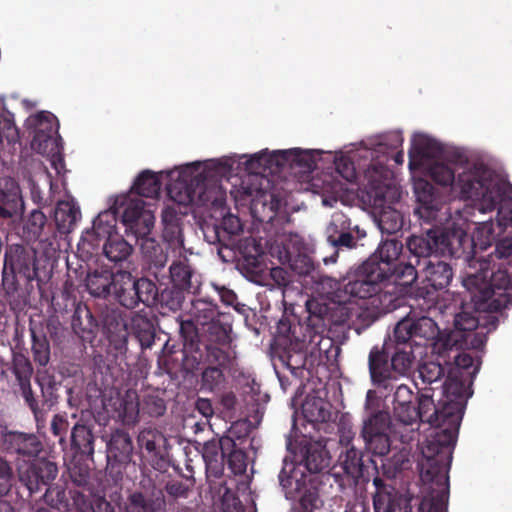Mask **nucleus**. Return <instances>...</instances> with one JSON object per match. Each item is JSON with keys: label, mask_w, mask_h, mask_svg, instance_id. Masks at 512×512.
<instances>
[{"label": "nucleus", "mask_w": 512, "mask_h": 512, "mask_svg": "<svg viewBox=\"0 0 512 512\" xmlns=\"http://www.w3.org/2000/svg\"><path fill=\"white\" fill-rule=\"evenodd\" d=\"M107 449L109 454L118 461L129 459L133 449L130 436L122 430H116L111 435Z\"/></svg>", "instance_id": "35"}, {"label": "nucleus", "mask_w": 512, "mask_h": 512, "mask_svg": "<svg viewBox=\"0 0 512 512\" xmlns=\"http://www.w3.org/2000/svg\"><path fill=\"white\" fill-rule=\"evenodd\" d=\"M452 276L453 273L449 264L442 261H423V268L420 271V277L423 282H426L427 286L432 289L441 290L446 288L449 285Z\"/></svg>", "instance_id": "26"}, {"label": "nucleus", "mask_w": 512, "mask_h": 512, "mask_svg": "<svg viewBox=\"0 0 512 512\" xmlns=\"http://www.w3.org/2000/svg\"><path fill=\"white\" fill-rule=\"evenodd\" d=\"M114 206L117 210L123 208L122 223L126 232L135 237L150 235L154 223V212L144 200L132 193L117 195L114 197Z\"/></svg>", "instance_id": "9"}, {"label": "nucleus", "mask_w": 512, "mask_h": 512, "mask_svg": "<svg viewBox=\"0 0 512 512\" xmlns=\"http://www.w3.org/2000/svg\"><path fill=\"white\" fill-rule=\"evenodd\" d=\"M108 333L110 340L119 344H125L127 341L128 333L126 324L120 320L116 322V332L114 333L110 327H108Z\"/></svg>", "instance_id": "62"}, {"label": "nucleus", "mask_w": 512, "mask_h": 512, "mask_svg": "<svg viewBox=\"0 0 512 512\" xmlns=\"http://www.w3.org/2000/svg\"><path fill=\"white\" fill-rule=\"evenodd\" d=\"M496 233L493 228L492 222H482L476 225L473 234L471 235V242L474 248L485 250L495 240Z\"/></svg>", "instance_id": "39"}, {"label": "nucleus", "mask_w": 512, "mask_h": 512, "mask_svg": "<svg viewBox=\"0 0 512 512\" xmlns=\"http://www.w3.org/2000/svg\"><path fill=\"white\" fill-rule=\"evenodd\" d=\"M162 223L164 225L163 237L173 250L183 248V237L178 223V212L174 207L166 206L162 212Z\"/></svg>", "instance_id": "29"}, {"label": "nucleus", "mask_w": 512, "mask_h": 512, "mask_svg": "<svg viewBox=\"0 0 512 512\" xmlns=\"http://www.w3.org/2000/svg\"><path fill=\"white\" fill-rule=\"evenodd\" d=\"M367 202L372 206L375 221L382 233L392 234L402 227L401 213L394 207L400 190L392 181V172L382 164L368 168Z\"/></svg>", "instance_id": "3"}, {"label": "nucleus", "mask_w": 512, "mask_h": 512, "mask_svg": "<svg viewBox=\"0 0 512 512\" xmlns=\"http://www.w3.org/2000/svg\"><path fill=\"white\" fill-rule=\"evenodd\" d=\"M222 227L230 235H236L242 230L240 219L232 214L223 218Z\"/></svg>", "instance_id": "61"}, {"label": "nucleus", "mask_w": 512, "mask_h": 512, "mask_svg": "<svg viewBox=\"0 0 512 512\" xmlns=\"http://www.w3.org/2000/svg\"><path fill=\"white\" fill-rule=\"evenodd\" d=\"M114 274L108 270H95L86 277V287L95 297H107L111 293Z\"/></svg>", "instance_id": "31"}, {"label": "nucleus", "mask_w": 512, "mask_h": 512, "mask_svg": "<svg viewBox=\"0 0 512 512\" xmlns=\"http://www.w3.org/2000/svg\"><path fill=\"white\" fill-rule=\"evenodd\" d=\"M135 284V293H137L138 303H148L154 300L156 296V287L152 281L146 278H141L138 280L134 279Z\"/></svg>", "instance_id": "48"}, {"label": "nucleus", "mask_w": 512, "mask_h": 512, "mask_svg": "<svg viewBox=\"0 0 512 512\" xmlns=\"http://www.w3.org/2000/svg\"><path fill=\"white\" fill-rule=\"evenodd\" d=\"M388 277V271L374 263H364L358 270L356 278L344 285L343 302L352 303L354 299H366L378 291L379 284Z\"/></svg>", "instance_id": "13"}, {"label": "nucleus", "mask_w": 512, "mask_h": 512, "mask_svg": "<svg viewBox=\"0 0 512 512\" xmlns=\"http://www.w3.org/2000/svg\"><path fill=\"white\" fill-rule=\"evenodd\" d=\"M38 182H42L45 186H48L51 194H53L54 184L52 182L51 174L47 170H44L37 176V179L29 180L31 197L33 201L39 205H45L48 203V200L44 198Z\"/></svg>", "instance_id": "44"}, {"label": "nucleus", "mask_w": 512, "mask_h": 512, "mask_svg": "<svg viewBox=\"0 0 512 512\" xmlns=\"http://www.w3.org/2000/svg\"><path fill=\"white\" fill-rule=\"evenodd\" d=\"M422 172L443 186H452L464 200L471 201L479 212L493 208L503 181L482 159H465L462 155L447 161L441 157L429 163Z\"/></svg>", "instance_id": "2"}, {"label": "nucleus", "mask_w": 512, "mask_h": 512, "mask_svg": "<svg viewBox=\"0 0 512 512\" xmlns=\"http://www.w3.org/2000/svg\"><path fill=\"white\" fill-rule=\"evenodd\" d=\"M306 471L303 463L298 461L297 454L292 460L285 458L279 480L286 498H295L309 484L310 478Z\"/></svg>", "instance_id": "17"}, {"label": "nucleus", "mask_w": 512, "mask_h": 512, "mask_svg": "<svg viewBox=\"0 0 512 512\" xmlns=\"http://www.w3.org/2000/svg\"><path fill=\"white\" fill-rule=\"evenodd\" d=\"M497 176L503 181V187L501 188L499 196L495 199L493 208L485 213L491 212L496 206H499L497 213L498 226L512 228V196L507 195V182L500 175L497 174Z\"/></svg>", "instance_id": "33"}, {"label": "nucleus", "mask_w": 512, "mask_h": 512, "mask_svg": "<svg viewBox=\"0 0 512 512\" xmlns=\"http://www.w3.org/2000/svg\"><path fill=\"white\" fill-rule=\"evenodd\" d=\"M29 222L31 224V231L33 234H38L45 225L46 216L39 210L32 211Z\"/></svg>", "instance_id": "63"}, {"label": "nucleus", "mask_w": 512, "mask_h": 512, "mask_svg": "<svg viewBox=\"0 0 512 512\" xmlns=\"http://www.w3.org/2000/svg\"><path fill=\"white\" fill-rule=\"evenodd\" d=\"M11 487V471L8 464L0 458V497L4 496Z\"/></svg>", "instance_id": "59"}, {"label": "nucleus", "mask_w": 512, "mask_h": 512, "mask_svg": "<svg viewBox=\"0 0 512 512\" xmlns=\"http://www.w3.org/2000/svg\"><path fill=\"white\" fill-rule=\"evenodd\" d=\"M324 389L306 395L302 403L303 417L310 423H326L332 417V406L326 399Z\"/></svg>", "instance_id": "23"}, {"label": "nucleus", "mask_w": 512, "mask_h": 512, "mask_svg": "<svg viewBox=\"0 0 512 512\" xmlns=\"http://www.w3.org/2000/svg\"><path fill=\"white\" fill-rule=\"evenodd\" d=\"M498 258H508L512 255V237L501 240L495 249Z\"/></svg>", "instance_id": "64"}, {"label": "nucleus", "mask_w": 512, "mask_h": 512, "mask_svg": "<svg viewBox=\"0 0 512 512\" xmlns=\"http://www.w3.org/2000/svg\"><path fill=\"white\" fill-rule=\"evenodd\" d=\"M463 286L470 292L477 309L498 310L512 301V283L506 270L494 272L487 282L483 274L469 275Z\"/></svg>", "instance_id": "7"}, {"label": "nucleus", "mask_w": 512, "mask_h": 512, "mask_svg": "<svg viewBox=\"0 0 512 512\" xmlns=\"http://www.w3.org/2000/svg\"><path fill=\"white\" fill-rule=\"evenodd\" d=\"M23 209L24 203L16 181L10 177L0 178V216L19 217Z\"/></svg>", "instance_id": "21"}, {"label": "nucleus", "mask_w": 512, "mask_h": 512, "mask_svg": "<svg viewBox=\"0 0 512 512\" xmlns=\"http://www.w3.org/2000/svg\"><path fill=\"white\" fill-rule=\"evenodd\" d=\"M368 428L367 437H363L366 447L375 455L384 456L390 449V434H372Z\"/></svg>", "instance_id": "43"}, {"label": "nucleus", "mask_w": 512, "mask_h": 512, "mask_svg": "<svg viewBox=\"0 0 512 512\" xmlns=\"http://www.w3.org/2000/svg\"><path fill=\"white\" fill-rule=\"evenodd\" d=\"M13 365L14 373L18 379V382L30 380L32 375V367L29 360L25 356L21 354L14 355Z\"/></svg>", "instance_id": "54"}, {"label": "nucleus", "mask_w": 512, "mask_h": 512, "mask_svg": "<svg viewBox=\"0 0 512 512\" xmlns=\"http://www.w3.org/2000/svg\"><path fill=\"white\" fill-rule=\"evenodd\" d=\"M298 461L303 463L305 469L310 473H317L328 467L329 456L325 447L320 442H311L303 439L300 442Z\"/></svg>", "instance_id": "24"}, {"label": "nucleus", "mask_w": 512, "mask_h": 512, "mask_svg": "<svg viewBox=\"0 0 512 512\" xmlns=\"http://www.w3.org/2000/svg\"><path fill=\"white\" fill-rule=\"evenodd\" d=\"M18 451L26 455H36L40 451V443L33 435H18L16 437Z\"/></svg>", "instance_id": "52"}, {"label": "nucleus", "mask_w": 512, "mask_h": 512, "mask_svg": "<svg viewBox=\"0 0 512 512\" xmlns=\"http://www.w3.org/2000/svg\"><path fill=\"white\" fill-rule=\"evenodd\" d=\"M223 383V374L219 368L210 367L202 373V389L214 391Z\"/></svg>", "instance_id": "51"}, {"label": "nucleus", "mask_w": 512, "mask_h": 512, "mask_svg": "<svg viewBox=\"0 0 512 512\" xmlns=\"http://www.w3.org/2000/svg\"><path fill=\"white\" fill-rule=\"evenodd\" d=\"M290 500L299 501L302 507L307 511H312L315 508H318L321 504V501L316 493V491L309 486L306 485L305 489L300 492L295 498H289Z\"/></svg>", "instance_id": "50"}, {"label": "nucleus", "mask_w": 512, "mask_h": 512, "mask_svg": "<svg viewBox=\"0 0 512 512\" xmlns=\"http://www.w3.org/2000/svg\"><path fill=\"white\" fill-rule=\"evenodd\" d=\"M422 353V345L413 348L410 342H399L389 338L383 345V353L372 349L369 355V369L374 382L408 376L417 355Z\"/></svg>", "instance_id": "5"}, {"label": "nucleus", "mask_w": 512, "mask_h": 512, "mask_svg": "<svg viewBox=\"0 0 512 512\" xmlns=\"http://www.w3.org/2000/svg\"><path fill=\"white\" fill-rule=\"evenodd\" d=\"M281 169V150L263 149L253 154H245V172L251 174L264 171L276 173Z\"/></svg>", "instance_id": "25"}, {"label": "nucleus", "mask_w": 512, "mask_h": 512, "mask_svg": "<svg viewBox=\"0 0 512 512\" xmlns=\"http://www.w3.org/2000/svg\"><path fill=\"white\" fill-rule=\"evenodd\" d=\"M136 238L141 240V250L152 262L159 265L164 264L166 258L163 256H158L157 251L160 247L156 241L150 237V235Z\"/></svg>", "instance_id": "49"}, {"label": "nucleus", "mask_w": 512, "mask_h": 512, "mask_svg": "<svg viewBox=\"0 0 512 512\" xmlns=\"http://www.w3.org/2000/svg\"><path fill=\"white\" fill-rule=\"evenodd\" d=\"M454 325L457 330L471 331L478 326V320L468 312H462L455 316Z\"/></svg>", "instance_id": "56"}, {"label": "nucleus", "mask_w": 512, "mask_h": 512, "mask_svg": "<svg viewBox=\"0 0 512 512\" xmlns=\"http://www.w3.org/2000/svg\"><path fill=\"white\" fill-rule=\"evenodd\" d=\"M161 502L146 499L141 493H134L129 498L127 512H159Z\"/></svg>", "instance_id": "45"}, {"label": "nucleus", "mask_w": 512, "mask_h": 512, "mask_svg": "<svg viewBox=\"0 0 512 512\" xmlns=\"http://www.w3.org/2000/svg\"><path fill=\"white\" fill-rule=\"evenodd\" d=\"M233 441L229 437L221 438L219 441L207 442L203 447V458L208 465L218 462L224 457L225 447H229Z\"/></svg>", "instance_id": "41"}, {"label": "nucleus", "mask_w": 512, "mask_h": 512, "mask_svg": "<svg viewBox=\"0 0 512 512\" xmlns=\"http://www.w3.org/2000/svg\"><path fill=\"white\" fill-rule=\"evenodd\" d=\"M467 240L466 229L456 226L452 231L433 229L425 235L412 236L408 240L409 250L417 257L453 255Z\"/></svg>", "instance_id": "8"}, {"label": "nucleus", "mask_w": 512, "mask_h": 512, "mask_svg": "<svg viewBox=\"0 0 512 512\" xmlns=\"http://www.w3.org/2000/svg\"><path fill=\"white\" fill-rule=\"evenodd\" d=\"M101 244L104 255L112 262L126 260L133 250L132 246L119 233Z\"/></svg>", "instance_id": "34"}, {"label": "nucleus", "mask_w": 512, "mask_h": 512, "mask_svg": "<svg viewBox=\"0 0 512 512\" xmlns=\"http://www.w3.org/2000/svg\"><path fill=\"white\" fill-rule=\"evenodd\" d=\"M303 242L297 234H282L269 246V254L280 264L289 267L300 275L309 274L313 269L312 261L302 252Z\"/></svg>", "instance_id": "11"}, {"label": "nucleus", "mask_w": 512, "mask_h": 512, "mask_svg": "<svg viewBox=\"0 0 512 512\" xmlns=\"http://www.w3.org/2000/svg\"><path fill=\"white\" fill-rule=\"evenodd\" d=\"M170 275L177 288L182 290L191 288V270L185 261L174 262L170 267Z\"/></svg>", "instance_id": "42"}, {"label": "nucleus", "mask_w": 512, "mask_h": 512, "mask_svg": "<svg viewBox=\"0 0 512 512\" xmlns=\"http://www.w3.org/2000/svg\"><path fill=\"white\" fill-rule=\"evenodd\" d=\"M220 512H243V507L234 494L227 491L222 497Z\"/></svg>", "instance_id": "57"}, {"label": "nucleus", "mask_w": 512, "mask_h": 512, "mask_svg": "<svg viewBox=\"0 0 512 512\" xmlns=\"http://www.w3.org/2000/svg\"><path fill=\"white\" fill-rule=\"evenodd\" d=\"M108 209L101 211L93 220L91 229H86L79 241V247L86 253H92L101 243L118 234L117 206L114 197L108 200Z\"/></svg>", "instance_id": "12"}, {"label": "nucleus", "mask_w": 512, "mask_h": 512, "mask_svg": "<svg viewBox=\"0 0 512 512\" xmlns=\"http://www.w3.org/2000/svg\"><path fill=\"white\" fill-rule=\"evenodd\" d=\"M31 147L34 151L49 160L51 167L58 175H61L65 171V163L62 154L63 148L58 132L33 136Z\"/></svg>", "instance_id": "18"}, {"label": "nucleus", "mask_w": 512, "mask_h": 512, "mask_svg": "<svg viewBox=\"0 0 512 512\" xmlns=\"http://www.w3.org/2000/svg\"><path fill=\"white\" fill-rule=\"evenodd\" d=\"M138 442L149 453L157 454L160 446L165 443V438L159 431L146 429L139 434Z\"/></svg>", "instance_id": "46"}, {"label": "nucleus", "mask_w": 512, "mask_h": 512, "mask_svg": "<svg viewBox=\"0 0 512 512\" xmlns=\"http://www.w3.org/2000/svg\"><path fill=\"white\" fill-rule=\"evenodd\" d=\"M33 355L36 362L45 366L50 359V348L45 338H36L33 336Z\"/></svg>", "instance_id": "53"}, {"label": "nucleus", "mask_w": 512, "mask_h": 512, "mask_svg": "<svg viewBox=\"0 0 512 512\" xmlns=\"http://www.w3.org/2000/svg\"><path fill=\"white\" fill-rule=\"evenodd\" d=\"M18 138L19 133L13 115L6 109L3 99L0 98V145L4 142L14 143Z\"/></svg>", "instance_id": "36"}, {"label": "nucleus", "mask_w": 512, "mask_h": 512, "mask_svg": "<svg viewBox=\"0 0 512 512\" xmlns=\"http://www.w3.org/2000/svg\"><path fill=\"white\" fill-rule=\"evenodd\" d=\"M368 428L372 430V434H390L391 421L389 414L386 412H378L364 421L362 437H367Z\"/></svg>", "instance_id": "40"}, {"label": "nucleus", "mask_w": 512, "mask_h": 512, "mask_svg": "<svg viewBox=\"0 0 512 512\" xmlns=\"http://www.w3.org/2000/svg\"><path fill=\"white\" fill-rule=\"evenodd\" d=\"M185 163L176 165L171 169L154 172L143 170L135 178L132 190L138 195L147 198L159 196L163 180H166L168 198L179 206H188L198 201L197 190L193 179L182 175L181 170Z\"/></svg>", "instance_id": "4"}, {"label": "nucleus", "mask_w": 512, "mask_h": 512, "mask_svg": "<svg viewBox=\"0 0 512 512\" xmlns=\"http://www.w3.org/2000/svg\"><path fill=\"white\" fill-rule=\"evenodd\" d=\"M478 371V364H474L473 357L466 352L455 356V367L450 370L448 377L444 383L442 396H444L447 384L454 383L461 386V390L468 393V399L472 396L470 389L471 378Z\"/></svg>", "instance_id": "22"}, {"label": "nucleus", "mask_w": 512, "mask_h": 512, "mask_svg": "<svg viewBox=\"0 0 512 512\" xmlns=\"http://www.w3.org/2000/svg\"><path fill=\"white\" fill-rule=\"evenodd\" d=\"M402 251V244L396 240L383 241L372 258L366 263H374L391 273L390 265L398 259Z\"/></svg>", "instance_id": "30"}, {"label": "nucleus", "mask_w": 512, "mask_h": 512, "mask_svg": "<svg viewBox=\"0 0 512 512\" xmlns=\"http://www.w3.org/2000/svg\"><path fill=\"white\" fill-rule=\"evenodd\" d=\"M119 416L126 424L135 423L139 414V397L136 391L128 390L121 398Z\"/></svg>", "instance_id": "37"}, {"label": "nucleus", "mask_w": 512, "mask_h": 512, "mask_svg": "<svg viewBox=\"0 0 512 512\" xmlns=\"http://www.w3.org/2000/svg\"><path fill=\"white\" fill-rule=\"evenodd\" d=\"M339 464L346 474L353 478L359 477L362 471V457L355 447L343 449L339 456Z\"/></svg>", "instance_id": "38"}, {"label": "nucleus", "mask_w": 512, "mask_h": 512, "mask_svg": "<svg viewBox=\"0 0 512 512\" xmlns=\"http://www.w3.org/2000/svg\"><path fill=\"white\" fill-rule=\"evenodd\" d=\"M82 218L80 206L71 195L58 200L53 213V220L59 233L69 234Z\"/></svg>", "instance_id": "20"}, {"label": "nucleus", "mask_w": 512, "mask_h": 512, "mask_svg": "<svg viewBox=\"0 0 512 512\" xmlns=\"http://www.w3.org/2000/svg\"><path fill=\"white\" fill-rule=\"evenodd\" d=\"M439 328L430 317H421L416 320L402 319L394 329V337L399 342L413 341L415 347L420 344L419 340L432 341L437 338Z\"/></svg>", "instance_id": "14"}, {"label": "nucleus", "mask_w": 512, "mask_h": 512, "mask_svg": "<svg viewBox=\"0 0 512 512\" xmlns=\"http://www.w3.org/2000/svg\"><path fill=\"white\" fill-rule=\"evenodd\" d=\"M26 127L33 133V136H39V134L58 132L59 123L52 113L41 111L26 119Z\"/></svg>", "instance_id": "32"}, {"label": "nucleus", "mask_w": 512, "mask_h": 512, "mask_svg": "<svg viewBox=\"0 0 512 512\" xmlns=\"http://www.w3.org/2000/svg\"><path fill=\"white\" fill-rule=\"evenodd\" d=\"M245 172V154H229L218 158L185 163L181 173L193 179L199 202L210 199L209 192L220 178Z\"/></svg>", "instance_id": "6"}, {"label": "nucleus", "mask_w": 512, "mask_h": 512, "mask_svg": "<svg viewBox=\"0 0 512 512\" xmlns=\"http://www.w3.org/2000/svg\"><path fill=\"white\" fill-rule=\"evenodd\" d=\"M418 373L424 384H432L441 378L443 368L439 362L427 361L419 365Z\"/></svg>", "instance_id": "47"}, {"label": "nucleus", "mask_w": 512, "mask_h": 512, "mask_svg": "<svg viewBox=\"0 0 512 512\" xmlns=\"http://www.w3.org/2000/svg\"><path fill=\"white\" fill-rule=\"evenodd\" d=\"M441 156L440 144L423 133H415L411 139L409 151V168L411 173L422 171L429 163Z\"/></svg>", "instance_id": "16"}, {"label": "nucleus", "mask_w": 512, "mask_h": 512, "mask_svg": "<svg viewBox=\"0 0 512 512\" xmlns=\"http://www.w3.org/2000/svg\"><path fill=\"white\" fill-rule=\"evenodd\" d=\"M413 392L406 385H399L394 394V406L411 405Z\"/></svg>", "instance_id": "58"}, {"label": "nucleus", "mask_w": 512, "mask_h": 512, "mask_svg": "<svg viewBox=\"0 0 512 512\" xmlns=\"http://www.w3.org/2000/svg\"><path fill=\"white\" fill-rule=\"evenodd\" d=\"M325 158L327 159L326 164L333 163L335 165L337 175L344 179L345 183L341 182L336 177L325 179L321 187L322 204L332 207L338 200L342 203H346L350 192L348 183H351L356 178L355 167L342 152L333 153L328 151L325 154Z\"/></svg>", "instance_id": "10"}, {"label": "nucleus", "mask_w": 512, "mask_h": 512, "mask_svg": "<svg viewBox=\"0 0 512 512\" xmlns=\"http://www.w3.org/2000/svg\"><path fill=\"white\" fill-rule=\"evenodd\" d=\"M468 393L457 383L447 384L438 405L433 394L424 390L418 400V409L411 405L394 406V415L404 427L418 425V421L430 424L428 437L420 445L418 468L423 485L429 495L420 508L426 506L441 510L448 499V471L452 460V447L456 443L459 426L464 414Z\"/></svg>", "instance_id": "1"}, {"label": "nucleus", "mask_w": 512, "mask_h": 512, "mask_svg": "<svg viewBox=\"0 0 512 512\" xmlns=\"http://www.w3.org/2000/svg\"><path fill=\"white\" fill-rule=\"evenodd\" d=\"M420 173L422 171L419 170H415V175L411 173L414 193L419 204L416 212L421 218L429 220L434 217V213L439 209L441 201L432 184L418 176Z\"/></svg>", "instance_id": "19"}, {"label": "nucleus", "mask_w": 512, "mask_h": 512, "mask_svg": "<svg viewBox=\"0 0 512 512\" xmlns=\"http://www.w3.org/2000/svg\"><path fill=\"white\" fill-rule=\"evenodd\" d=\"M110 295H113L121 305L127 308H134L138 304L139 296L135 293L134 278L129 272L114 273Z\"/></svg>", "instance_id": "27"}, {"label": "nucleus", "mask_w": 512, "mask_h": 512, "mask_svg": "<svg viewBox=\"0 0 512 512\" xmlns=\"http://www.w3.org/2000/svg\"><path fill=\"white\" fill-rule=\"evenodd\" d=\"M229 465L234 473H243L246 470L244 454L241 451H233L229 456Z\"/></svg>", "instance_id": "60"}, {"label": "nucleus", "mask_w": 512, "mask_h": 512, "mask_svg": "<svg viewBox=\"0 0 512 512\" xmlns=\"http://www.w3.org/2000/svg\"><path fill=\"white\" fill-rule=\"evenodd\" d=\"M350 227L348 218L342 212H336L332 215L331 221L327 227V239L330 240V235L333 238L336 237L340 232L347 231Z\"/></svg>", "instance_id": "55"}, {"label": "nucleus", "mask_w": 512, "mask_h": 512, "mask_svg": "<svg viewBox=\"0 0 512 512\" xmlns=\"http://www.w3.org/2000/svg\"><path fill=\"white\" fill-rule=\"evenodd\" d=\"M328 151L319 149L291 148L281 150L282 169L289 168L306 173L325 166Z\"/></svg>", "instance_id": "15"}, {"label": "nucleus", "mask_w": 512, "mask_h": 512, "mask_svg": "<svg viewBox=\"0 0 512 512\" xmlns=\"http://www.w3.org/2000/svg\"><path fill=\"white\" fill-rule=\"evenodd\" d=\"M376 512H411L410 499L395 491L379 490L374 497Z\"/></svg>", "instance_id": "28"}]
</instances>
